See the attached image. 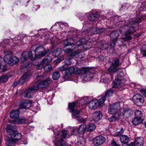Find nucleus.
I'll use <instances>...</instances> for the list:
<instances>
[{
  "label": "nucleus",
  "mask_w": 146,
  "mask_h": 146,
  "mask_svg": "<svg viewBox=\"0 0 146 146\" xmlns=\"http://www.w3.org/2000/svg\"><path fill=\"white\" fill-rule=\"evenodd\" d=\"M141 22V19L138 18H132L126 22V25L124 26V35L125 37L122 38L124 41L131 40V35L136 32L135 28L137 26L139 23Z\"/></svg>",
  "instance_id": "1"
},
{
  "label": "nucleus",
  "mask_w": 146,
  "mask_h": 146,
  "mask_svg": "<svg viewBox=\"0 0 146 146\" xmlns=\"http://www.w3.org/2000/svg\"><path fill=\"white\" fill-rule=\"evenodd\" d=\"M52 82L51 79L50 78L38 82L35 84L28 88L25 92V98H30L31 94L33 93L36 92L39 89H44L47 88Z\"/></svg>",
  "instance_id": "2"
},
{
  "label": "nucleus",
  "mask_w": 146,
  "mask_h": 146,
  "mask_svg": "<svg viewBox=\"0 0 146 146\" xmlns=\"http://www.w3.org/2000/svg\"><path fill=\"white\" fill-rule=\"evenodd\" d=\"M78 103V101H76V102H74L69 103L68 104V108L70 110V112L72 113V118H75L78 121L80 122H84L85 119L82 117H80V113L81 110H75L74 108H76V105Z\"/></svg>",
  "instance_id": "3"
},
{
  "label": "nucleus",
  "mask_w": 146,
  "mask_h": 146,
  "mask_svg": "<svg viewBox=\"0 0 146 146\" xmlns=\"http://www.w3.org/2000/svg\"><path fill=\"white\" fill-rule=\"evenodd\" d=\"M7 131L11 135V138L16 142L20 140L22 137V134L20 133H17V129L16 126L8 125L6 127Z\"/></svg>",
  "instance_id": "4"
},
{
  "label": "nucleus",
  "mask_w": 146,
  "mask_h": 146,
  "mask_svg": "<svg viewBox=\"0 0 146 146\" xmlns=\"http://www.w3.org/2000/svg\"><path fill=\"white\" fill-rule=\"evenodd\" d=\"M83 74L81 75V78L84 81H89L93 78L94 75L93 69L90 68H83Z\"/></svg>",
  "instance_id": "5"
},
{
  "label": "nucleus",
  "mask_w": 146,
  "mask_h": 146,
  "mask_svg": "<svg viewBox=\"0 0 146 146\" xmlns=\"http://www.w3.org/2000/svg\"><path fill=\"white\" fill-rule=\"evenodd\" d=\"M83 72V68H79L76 66H72L65 70V75L67 77L72 74L76 75L79 74Z\"/></svg>",
  "instance_id": "6"
},
{
  "label": "nucleus",
  "mask_w": 146,
  "mask_h": 146,
  "mask_svg": "<svg viewBox=\"0 0 146 146\" xmlns=\"http://www.w3.org/2000/svg\"><path fill=\"white\" fill-rule=\"evenodd\" d=\"M35 54V57L38 56V58L39 57H43L46 55L49 52L48 50H46L44 47L39 46L36 48L35 50H34Z\"/></svg>",
  "instance_id": "7"
},
{
  "label": "nucleus",
  "mask_w": 146,
  "mask_h": 146,
  "mask_svg": "<svg viewBox=\"0 0 146 146\" xmlns=\"http://www.w3.org/2000/svg\"><path fill=\"white\" fill-rule=\"evenodd\" d=\"M38 57V56L33 57L31 52H23L21 55V59L22 61L24 62L26 61L29 58L31 60H36Z\"/></svg>",
  "instance_id": "8"
},
{
  "label": "nucleus",
  "mask_w": 146,
  "mask_h": 146,
  "mask_svg": "<svg viewBox=\"0 0 146 146\" xmlns=\"http://www.w3.org/2000/svg\"><path fill=\"white\" fill-rule=\"evenodd\" d=\"M133 114V111L131 109L127 108H123L121 109L120 115L123 116L125 118H129Z\"/></svg>",
  "instance_id": "9"
},
{
  "label": "nucleus",
  "mask_w": 146,
  "mask_h": 146,
  "mask_svg": "<svg viewBox=\"0 0 146 146\" xmlns=\"http://www.w3.org/2000/svg\"><path fill=\"white\" fill-rule=\"evenodd\" d=\"M106 140L105 137L102 135H99L94 139L93 143L95 146H99L104 143Z\"/></svg>",
  "instance_id": "10"
},
{
  "label": "nucleus",
  "mask_w": 146,
  "mask_h": 146,
  "mask_svg": "<svg viewBox=\"0 0 146 146\" xmlns=\"http://www.w3.org/2000/svg\"><path fill=\"white\" fill-rule=\"evenodd\" d=\"M132 100L137 105H141L144 101L143 97L139 94H137L134 95L133 98Z\"/></svg>",
  "instance_id": "11"
},
{
  "label": "nucleus",
  "mask_w": 146,
  "mask_h": 146,
  "mask_svg": "<svg viewBox=\"0 0 146 146\" xmlns=\"http://www.w3.org/2000/svg\"><path fill=\"white\" fill-rule=\"evenodd\" d=\"M120 107L119 104L115 103L110 105L108 109V113L110 114H115Z\"/></svg>",
  "instance_id": "12"
},
{
  "label": "nucleus",
  "mask_w": 146,
  "mask_h": 146,
  "mask_svg": "<svg viewBox=\"0 0 146 146\" xmlns=\"http://www.w3.org/2000/svg\"><path fill=\"white\" fill-rule=\"evenodd\" d=\"M122 77L119 76H117L115 78V81L113 82L112 88H119L121 87L123 84L121 82L122 80Z\"/></svg>",
  "instance_id": "13"
},
{
  "label": "nucleus",
  "mask_w": 146,
  "mask_h": 146,
  "mask_svg": "<svg viewBox=\"0 0 146 146\" xmlns=\"http://www.w3.org/2000/svg\"><path fill=\"white\" fill-rule=\"evenodd\" d=\"M102 115L100 111H96L92 115V118L93 121L97 122L99 121L102 117Z\"/></svg>",
  "instance_id": "14"
},
{
  "label": "nucleus",
  "mask_w": 146,
  "mask_h": 146,
  "mask_svg": "<svg viewBox=\"0 0 146 146\" xmlns=\"http://www.w3.org/2000/svg\"><path fill=\"white\" fill-rule=\"evenodd\" d=\"M31 106V100H26L21 103L19 109L21 110L22 108H24L26 110L27 108H29Z\"/></svg>",
  "instance_id": "15"
},
{
  "label": "nucleus",
  "mask_w": 146,
  "mask_h": 146,
  "mask_svg": "<svg viewBox=\"0 0 146 146\" xmlns=\"http://www.w3.org/2000/svg\"><path fill=\"white\" fill-rule=\"evenodd\" d=\"M115 44L116 43L115 41L111 42V44H101L100 47V48L103 50L106 49H110L113 48L114 47Z\"/></svg>",
  "instance_id": "16"
},
{
  "label": "nucleus",
  "mask_w": 146,
  "mask_h": 146,
  "mask_svg": "<svg viewBox=\"0 0 146 146\" xmlns=\"http://www.w3.org/2000/svg\"><path fill=\"white\" fill-rule=\"evenodd\" d=\"M143 139L142 137H138L133 143L131 146H143Z\"/></svg>",
  "instance_id": "17"
},
{
  "label": "nucleus",
  "mask_w": 146,
  "mask_h": 146,
  "mask_svg": "<svg viewBox=\"0 0 146 146\" xmlns=\"http://www.w3.org/2000/svg\"><path fill=\"white\" fill-rule=\"evenodd\" d=\"M19 108L16 110H13L10 113V116L11 118L12 119H17L19 117Z\"/></svg>",
  "instance_id": "18"
},
{
  "label": "nucleus",
  "mask_w": 146,
  "mask_h": 146,
  "mask_svg": "<svg viewBox=\"0 0 146 146\" xmlns=\"http://www.w3.org/2000/svg\"><path fill=\"white\" fill-rule=\"evenodd\" d=\"M26 121V118L24 117H21L19 118H17L15 119V121H10L11 123L16 124L17 123L19 124H23L25 123Z\"/></svg>",
  "instance_id": "19"
},
{
  "label": "nucleus",
  "mask_w": 146,
  "mask_h": 146,
  "mask_svg": "<svg viewBox=\"0 0 146 146\" xmlns=\"http://www.w3.org/2000/svg\"><path fill=\"white\" fill-rule=\"evenodd\" d=\"M119 70V68L111 64L108 69V71L109 72L113 74L117 72Z\"/></svg>",
  "instance_id": "20"
},
{
  "label": "nucleus",
  "mask_w": 146,
  "mask_h": 146,
  "mask_svg": "<svg viewBox=\"0 0 146 146\" xmlns=\"http://www.w3.org/2000/svg\"><path fill=\"white\" fill-rule=\"evenodd\" d=\"M98 105L97 100H94L89 102V108L90 110H94L97 108Z\"/></svg>",
  "instance_id": "21"
},
{
  "label": "nucleus",
  "mask_w": 146,
  "mask_h": 146,
  "mask_svg": "<svg viewBox=\"0 0 146 146\" xmlns=\"http://www.w3.org/2000/svg\"><path fill=\"white\" fill-rule=\"evenodd\" d=\"M29 78V75L27 73L24 74L20 78L19 81V84L23 85L25 84Z\"/></svg>",
  "instance_id": "22"
},
{
  "label": "nucleus",
  "mask_w": 146,
  "mask_h": 146,
  "mask_svg": "<svg viewBox=\"0 0 146 146\" xmlns=\"http://www.w3.org/2000/svg\"><path fill=\"white\" fill-rule=\"evenodd\" d=\"M86 127L87 126L86 124L84 123L82 124L78 128V132L79 133H84L86 130Z\"/></svg>",
  "instance_id": "23"
},
{
  "label": "nucleus",
  "mask_w": 146,
  "mask_h": 146,
  "mask_svg": "<svg viewBox=\"0 0 146 146\" xmlns=\"http://www.w3.org/2000/svg\"><path fill=\"white\" fill-rule=\"evenodd\" d=\"M119 36V34L118 32L115 31L112 32L110 34V37L111 38L114 39L111 42L115 41V43L117 39Z\"/></svg>",
  "instance_id": "24"
},
{
  "label": "nucleus",
  "mask_w": 146,
  "mask_h": 146,
  "mask_svg": "<svg viewBox=\"0 0 146 146\" xmlns=\"http://www.w3.org/2000/svg\"><path fill=\"white\" fill-rule=\"evenodd\" d=\"M120 141L123 143L127 144L129 141V138L126 135H123L120 137Z\"/></svg>",
  "instance_id": "25"
},
{
  "label": "nucleus",
  "mask_w": 146,
  "mask_h": 146,
  "mask_svg": "<svg viewBox=\"0 0 146 146\" xmlns=\"http://www.w3.org/2000/svg\"><path fill=\"white\" fill-rule=\"evenodd\" d=\"M12 56L9 54H6L4 57V61L6 63L11 65V59Z\"/></svg>",
  "instance_id": "26"
},
{
  "label": "nucleus",
  "mask_w": 146,
  "mask_h": 146,
  "mask_svg": "<svg viewBox=\"0 0 146 146\" xmlns=\"http://www.w3.org/2000/svg\"><path fill=\"white\" fill-rule=\"evenodd\" d=\"M99 17L98 14H91L88 17L89 20L91 21H98Z\"/></svg>",
  "instance_id": "27"
},
{
  "label": "nucleus",
  "mask_w": 146,
  "mask_h": 146,
  "mask_svg": "<svg viewBox=\"0 0 146 146\" xmlns=\"http://www.w3.org/2000/svg\"><path fill=\"white\" fill-rule=\"evenodd\" d=\"M75 40V39L73 37H72V38H68L64 40V44L66 45L64 47V48H65L66 46L72 45V44L71 42V41L72 40L73 41H74Z\"/></svg>",
  "instance_id": "28"
},
{
  "label": "nucleus",
  "mask_w": 146,
  "mask_h": 146,
  "mask_svg": "<svg viewBox=\"0 0 146 146\" xmlns=\"http://www.w3.org/2000/svg\"><path fill=\"white\" fill-rule=\"evenodd\" d=\"M142 121V119L141 118L136 117L133 118L132 120L133 124L135 125H138L141 123Z\"/></svg>",
  "instance_id": "29"
},
{
  "label": "nucleus",
  "mask_w": 146,
  "mask_h": 146,
  "mask_svg": "<svg viewBox=\"0 0 146 146\" xmlns=\"http://www.w3.org/2000/svg\"><path fill=\"white\" fill-rule=\"evenodd\" d=\"M77 101H78V103L81 104V105H83L87 104L89 102V100L87 97H85L81 100H78Z\"/></svg>",
  "instance_id": "30"
},
{
  "label": "nucleus",
  "mask_w": 146,
  "mask_h": 146,
  "mask_svg": "<svg viewBox=\"0 0 146 146\" xmlns=\"http://www.w3.org/2000/svg\"><path fill=\"white\" fill-rule=\"evenodd\" d=\"M86 143V140L83 137L80 138L78 141L77 142L78 146H84Z\"/></svg>",
  "instance_id": "31"
},
{
  "label": "nucleus",
  "mask_w": 146,
  "mask_h": 146,
  "mask_svg": "<svg viewBox=\"0 0 146 146\" xmlns=\"http://www.w3.org/2000/svg\"><path fill=\"white\" fill-rule=\"evenodd\" d=\"M9 79V76L6 74L0 76V83H4L6 82Z\"/></svg>",
  "instance_id": "32"
},
{
  "label": "nucleus",
  "mask_w": 146,
  "mask_h": 146,
  "mask_svg": "<svg viewBox=\"0 0 146 146\" xmlns=\"http://www.w3.org/2000/svg\"><path fill=\"white\" fill-rule=\"evenodd\" d=\"M121 64L119 62V59L118 58H116L113 59L111 64L117 67H118Z\"/></svg>",
  "instance_id": "33"
},
{
  "label": "nucleus",
  "mask_w": 146,
  "mask_h": 146,
  "mask_svg": "<svg viewBox=\"0 0 146 146\" xmlns=\"http://www.w3.org/2000/svg\"><path fill=\"white\" fill-rule=\"evenodd\" d=\"M52 69V66L50 64H47L45 65L44 67V70L47 72L50 71Z\"/></svg>",
  "instance_id": "34"
},
{
  "label": "nucleus",
  "mask_w": 146,
  "mask_h": 146,
  "mask_svg": "<svg viewBox=\"0 0 146 146\" xmlns=\"http://www.w3.org/2000/svg\"><path fill=\"white\" fill-rule=\"evenodd\" d=\"M51 60V58L50 56H46L41 62V64L43 65L45 63L50 62Z\"/></svg>",
  "instance_id": "35"
},
{
  "label": "nucleus",
  "mask_w": 146,
  "mask_h": 146,
  "mask_svg": "<svg viewBox=\"0 0 146 146\" xmlns=\"http://www.w3.org/2000/svg\"><path fill=\"white\" fill-rule=\"evenodd\" d=\"M11 61L12 62L11 65L13 66L17 64L19 62V59L17 57L12 56Z\"/></svg>",
  "instance_id": "36"
},
{
  "label": "nucleus",
  "mask_w": 146,
  "mask_h": 146,
  "mask_svg": "<svg viewBox=\"0 0 146 146\" xmlns=\"http://www.w3.org/2000/svg\"><path fill=\"white\" fill-rule=\"evenodd\" d=\"M61 54V50L60 48L55 49L52 52L53 54L56 56H59Z\"/></svg>",
  "instance_id": "37"
},
{
  "label": "nucleus",
  "mask_w": 146,
  "mask_h": 146,
  "mask_svg": "<svg viewBox=\"0 0 146 146\" xmlns=\"http://www.w3.org/2000/svg\"><path fill=\"white\" fill-rule=\"evenodd\" d=\"M96 129V126L93 123H91L89 124L88 128V131L92 132L94 131Z\"/></svg>",
  "instance_id": "38"
},
{
  "label": "nucleus",
  "mask_w": 146,
  "mask_h": 146,
  "mask_svg": "<svg viewBox=\"0 0 146 146\" xmlns=\"http://www.w3.org/2000/svg\"><path fill=\"white\" fill-rule=\"evenodd\" d=\"M75 45H73L72 46L71 48H67L66 49L64 48V52L65 53H68L72 52L74 50L75 48L74 46Z\"/></svg>",
  "instance_id": "39"
},
{
  "label": "nucleus",
  "mask_w": 146,
  "mask_h": 146,
  "mask_svg": "<svg viewBox=\"0 0 146 146\" xmlns=\"http://www.w3.org/2000/svg\"><path fill=\"white\" fill-rule=\"evenodd\" d=\"M60 76V74L58 72H55L53 73L52 78L54 80L58 79Z\"/></svg>",
  "instance_id": "40"
},
{
  "label": "nucleus",
  "mask_w": 146,
  "mask_h": 146,
  "mask_svg": "<svg viewBox=\"0 0 146 146\" xmlns=\"http://www.w3.org/2000/svg\"><path fill=\"white\" fill-rule=\"evenodd\" d=\"M135 114L136 117L141 118L142 116V112L138 110H135Z\"/></svg>",
  "instance_id": "41"
},
{
  "label": "nucleus",
  "mask_w": 146,
  "mask_h": 146,
  "mask_svg": "<svg viewBox=\"0 0 146 146\" xmlns=\"http://www.w3.org/2000/svg\"><path fill=\"white\" fill-rule=\"evenodd\" d=\"M7 145L8 146H13V145L16 143V141L13 139H8L7 141Z\"/></svg>",
  "instance_id": "42"
},
{
  "label": "nucleus",
  "mask_w": 146,
  "mask_h": 146,
  "mask_svg": "<svg viewBox=\"0 0 146 146\" xmlns=\"http://www.w3.org/2000/svg\"><path fill=\"white\" fill-rule=\"evenodd\" d=\"M67 57L68 58H66L64 61L65 64V65L66 66L70 65L72 62L71 61L72 58L71 57H69L68 55V56Z\"/></svg>",
  "instance_id": "43"
},
{
  "label": "nucleus",
  "mask_w": 146,
  "mask_h": 146,
  "mask_svg": "<svg viewBox=\"0 0 146 146\" xmlns=\"http://www.w3.org/2000/svg\"><path fill=\"white\" fill-rule=\"evenodd\" d=\"M114 91V90H112V89L107 90L105 92V97H109L111 96L113 93Z\"/></svg>",
  "instance_id": "44"
},
{
  "label": "nucleus",
  "mask_w": 146,
  "mask_h": 146,
  "mask_svg": "<svg viewBox=\"0 0 146 146\" xmlns=\"http://www.w3.org/2000/svg\"><path fill=\"white\" fill-rule=\"evenodd\" d=\"M86 42L85 40L84 39H80L76 42V45L78 46H80L84 44Z\"/></svg>",
  "instance_id": "45"
},
{
  "label": "nucleus",
  "mask_w": 146,
  "mask_h": 146,
  "mask_svg": "<svg viewBox=\"0 0 146 146\" xmlns=\"http://www.w3.org/2000/svg\"><path fill=\"white\" fill-rule=\"evenodd\" d=\"M57 145V146H66V144L64 140L61 138L58 141Z\"/></svg>",
  "instance_id": "46"
},
{
  "label": "nucleus",
  "mask_w": 146,
  "mask_h": 146,
  "mask_svg": "<svg viewBox=\"0 0 146 146\" xmlns=\"http://www.w3.org/2000/svg\"><path fill=\"white\" fill-rule=\"evenodd\" d=\"M106 100V97L105 96L102 97L99 99L98 101V105L100 106H102Z\"/></svg>",
  "instance_id": "47"
},
{
  "label": "nucleus",
  "mask_w": 146,
  "mask_h": 146,
  "mask_svg": "<svg viewBox=\"0 0 146 146\" xmlns=\"http://www.w3.org/2000/svg\"><path fill=\"white\" fill-rule=\"evenodd\" d=\"M118 115L116 117V116L113 115L108 119L109 121L110 122H113L118 120Z\"/></svg>",
  "instance_id": "48"
},
{
  "label": "nucleus",
  "mask_w": 146,
  "mask_h": 146,
  "mask_svg": "<svg viewBox=\"0 0 146 146\" xmlns=\"http://www.w3.org/2000/svg\"><path fill=\"white\" fill-rule=\"evenodd\" d=\"M80 52L79 51H76L72 52L71 54L68 55L69 57H71L72 58L80 53Z\"/></svg>",
  "instance_id": "49"
},
{
  "label": "nucleus",
  "mask_w": 146,
  "mask_h": 146,
  "mask_svg": "<svg viewBox=\"0 0 146 146\" xmlns=\"http://www.w3.org/2000/svg\"><path fill=\"white\" fill-rule=\"evenodd\" d=\"M68 68H67L66 66L64 65L58 68V69L59 70L61 71H65V70ZM64 73H65V72Z\"/></svg>",
  "instance_id": "50"
},
{
  "label": "nucleus",
  "mask_w": 146,
  "mask_h": 146,
  "mask_svg": "<svg viewBox=\"0 0 146 146\" xmlns=\"http://www.w3.org/2000/svg\"><path fill=\"white\" fill-rule=\"evenodd\" d=\"M124 132V129L123 128H121L120 131L117 132L115 134L116 136H118L122 135Z\"/></svg>",
  "instance_id": "51"
},
{
  "label": "nucleus",
  "mask_w": 146,
  "mask_h": 146,
  "mask_svg": "<svg viewBox=\"0 0 146 146\" xmlns=\"http://www.w3.org/2000/svg\"><path fill=\"white\" fill-rule=\"evenodd\" d=\"M67 135V131L66 130L62 131V135L61 137H62L63 139H65Z\"/></svg>",
  "instance_id": "52"
},
{
  "label": "nucleus",
  "mask_w": 146,
  "mask_h": 146,
  "mask_svg": "<svg viewBox=\"0 0 146 146\" xmlns=\"http://www.w3.org/2000/svg\"><path fill=\"white\" fill-rule=\"evenodd\" d=\"M145 48V49L142 50V53L144 56H146V45L143 46V48Z\"/></svg>",
  "instance_id": "53"
},
{
  "label": "nucleus",
  "mask_w": 146,
  "mask_h": 146,
  "mask_svg": "<svg viewBox=\"0 0 146 146\" xmlns=\"http://www.w3.org/2000/svg\"><path fill=\"white\" fill-rule=\"evenodd\" d=\"M43 65L42 64L40 63V64H38L36 67L37 70H40L42 68Z\"/></svg>",
  "instance_id": "54"
},
{
  "label": "nucleus",
  "mask_w": 146,
  "mask_h": 146,
  "mask_svg": "<svg viewBox=\"0 0 146 146\" xmlns=\"http://www.w3.org/2000/svg\"><path fill=\"white\" fill-rule=\"evenodd\" d=\"M60 133L59 132H58L57 134H56L54 136V138L56 140V141H57V139L58 138L60 137L59 136Z\"/></svg>",
  "instance_id": "55"
},
{
  "label": "nucleus",
  "mask_w": 146,
  "mask_h": 146,
  "mask_svg": "<svg viewBox=\"0 0 146 146\" xmlns=\"http://www.w3.org/2000/svg\"><path fill=\"white\" fill-rule=\"evenodd\" d=\"M93 30L96 31V32L94 33L95 34L99 33L100 31V29L99 28L94 29Z\"/></svg>",
  "instance_id": "56"
},
{
  "label": "nucleus",
  "mask_w": 146,
  "mask_h": 146,
  "mask_svg": "<svg viewBox=\"0 0 146 146\" xmlns=\"http://www.w3.org/2000/svg\"><path fill=\"white\" fill-rule=\"evenodd\" d=\"M7 69V67L6 65H3L2 66V70L3 72H4L6 71Z\"/></svg>",
  "instance_id": "57"
},
{
  "label": "nucleus",
  "mask_w": 146,
  "mask_h": 146,
  "mask_svg": "<svg viewBox=\"0 0 146 146\" xmlns=\"http://www.w3.org/2000/svg\"><path fill=\"white\" fill-rule=\"evenodd\" d=\"M111 144L114 146H119V145L117 144L116 142L114 140L113 141Z\"/></svg>",
  "instance_id": "58"
},
{
  "label": "nucleus",
  "mask_w": 146,
  "mask_h": 146,
  "mask_svg": "<svg viewBox=\"0 0 146 146\" xmlns=\"http://www.w3.org/2000/svg\"><path fill=\"white\" fill-rule=\"evenodd\" d=\"M78 128H73L72 129V135H73L74 134L75 132L76 131H77Z\"/></svg>",
  "instance_id": "59"
},
{
  "label": "nucleus",
  "mask_w": 146,
  "mask_h": 146,
  "mask_svg": "<svg viewBox=\"0 0 146 146\" xmlns=\"http://www.w3.org/2000/svg\"><path fill=\"white\" fill-rule=\"evenodd\" d=\"M18 84V83L17 82H14L12 85V86L13 87H16Z\"/></svg>",
  "instance_id": "60"
},
{
  "label": "nucleus",
  "mask_w": 146,
  "mask_h": 146,
  "mask_svg": "<svg viewBox=\"0 0 146 146\" xmlns=\"http://www.w3.org/2000/svg\"><path fill=\"white\" fill-rule=\"evenodd\" d=\"M104 57L102 56H101L99 57V59H100L102 61L104 60Z\"/></svg>",
  "instance_id": "61"
},
{
  "label": "nucleus",
  "mask_w": 146,
  "mask_h": 146,
  "mask_svg": "<svg viewBox=\"0 0 146 146\" xmlns=\"http://www.w3.org/2000/svg\"><path fill=\"white\" fill-rule=\"evenodd\" d=\"M45 30V29H40L39 30V31H43Z\"/></svg>",
  "instance_id": "62"
},
{
  "label": "nucleus",
  "mask_w": 146,
  "mask_h": 146,
  "mask_svg": "<svg viewBox=\"0 0 146 146\" xmlns=\"http://www.w3.org/2000/svg\"><path fill=\"white\" fill-rule=\"evenodd\" d=\"M1 64H0V69H1Z\"/></svg>",
  "instance_id": "63"
},
{
  "label": "nucleus",
  "mask_w": 146,
  "mask_h": 146,
  "mask_svg": "<svg viewBox=\"0 0 146 146\" xmlns=\"http://www.w3.org/2000/svg\"><path fill=\"white\" fill-rule=\"evenodd\" d=\"M36 46V45H34L33 46V47H35V46Z\"/></svg>",
  "instance_id": "64"
}]
</instances>
